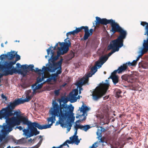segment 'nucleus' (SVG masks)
Here are the masks:
<instances>
[{"mask_svg": "<svg viewBox=\"0 0 148 148\" xmlns=\"http://www.w3.org/2000/svg\"><path fill=\"white\" fill-rule=\"evenodd\" d=\"M99 128H100L98 129L97 132V134L98 135H101V133L103 132H104L106 131L105 129L102 127H99Z\"/></svg>", "mask_w": 148, "mask_h": 148, "instance_id": "473e14b6", "label": "nucleus"}, {"mask_svg": "<svg viewBox=\"0 0 148 148\" xmlns=\"http://www.w3.org/2000/svg\"><path fill=\"white\" fill-rule=\"evenodd\" d=\"M129 75L127 74H125L122 75L121 78L122 80H124L125 81H126L127 82H128Z\"/></svg>", "mask_w": 148, "mask_h": 148, "instance_id": "a19ab883", "label": "nucleus"}, {"mask_svg": "<svg viewBox=\"0 0 148 148\" xmlns=\"http://www.w3.org/2000/svg\"><path fill=\"white\" fill-rule=\"evenodd\" d=\"M64 143H66V144L68 143L69 144H73L72 143V141L71 140H67Z\"/></svg>", "mask_w": 148, "mask_h": 148, "instance_id": "6e6d98bb", "label": "nucleus"}, {"mask_svg": "<svg viewBox=\"0 0 148 148\" xmlns=\"http://www.w3.org/2000/svg\"><path fill=\"white\" fill-rule=\"evenodd\" d=\"M54 92L55 95L57 96L58 95L59 93V91L58 90H55Z\"/></svg>", "mask_w": 148, "mask_h": 148, "instance_id": "4d7b16f0", "label": "nucleus"}, {"mask_svg": "<svg viewBox=\"0 0 148 148\" xmlns=\"http://www.w3.org/2000/svg\"><path fill=\"white\" fill-rule=\"evenodd\" d=\"M18 128L19 130H21L23 129V128L21 126H18Z\"/></svg>", "mask_w": 148, "mask_h": 148, "instance_id": "774afa93", "label": "nucleus"}, {"mask_svg": "<svg viewBox=\"0 0 148 148\" xmlns=\"http://www.w3.org/2000/svg\"><path fill=\"white\" fill-rule=\"evenodd\" d=\"M58 77L56 74H53L51 76V80H53L54 81L56 82L57 80L56 77Z\"/></svg>", "mask_w": 148, "mask_h": 148, "instance_id": "de8ad7c7", "label": "nucleus"}, {"mask_svg": "<svg viewBox=\"0 0 148 148\" xmlns=\"http://www.w3.org/2000/svg\"><path fill=\"white\" fill-rule=\"evenodd\" d=\"M1 132L2 134H7L8 133L7 125L5 123L3 124V129L1 130Z\"/></svg>", "mask_w": 148, "mask_h": 148, "instance_id": "cd10ccee", "label": "nucleus"}, {"mask_svg": "<svg viewBox=\"0 0 148 148\" xmlns=\"http://www.w3.org/2000/svg\"><path fill=\"white\" fill-rule=\"evenodd\" d=\"M115 92L116 93V97L117 98H119L120 97H121V96L120 94L122 92L119 89H116L115 90Z\"/></svg>", "mask_w": 148, "mask_h": 148, "instance_id": "4c0bfd02", "label": "nucleus"}, {"mask_svg": "<svg viewBox=\"0 0 148 148\" xmlns=\"http://www.w3.org/2000/svg\"><path fill=\"white\" fill-rule=\"evenodd\" d=\"M78 90L77 89L73 90L69 94L68 96L69 101L71 103H74L78 99L76 96L78 95Z\"/></svg>", "mask_w": 148, "mask_h": 148, "instance_id": "4468645a", "label": "nucleus"}, {"mask_svg": "<svg viewBox=\"0 0 148 148\" xmlns=\"http://www.w3.org/2000/svg\"><path fill=\"white\" fill-rule=\"evenodd\" d=\"M62 106L63 108H61L60 111H59L60 108L56 103L54 104L53 108H51L49 112L52 116L48 118L47 120L48 123H49L50 122H51V124L48 125H51L49 128L51 127V126L54 122L56 116L59 117V120L56 122V125L60 124L61 127H63L65 125L64 121L66 120L69 114V110H68V108L64 107V104Z\"/></svg>", "mask_w": 148, "mask_h": 148, "instance_id": "f257e3e1", "label": "nucleus"}, {"mask_svg": "<svg viewBox=\"0 0 148 148\" xmlns=\"http://www.w3.org/2000/svg\"><path fill=\"white\" fill-rule=\"evenodd\" d=\"M33 96V94H32L30 95H26V98L24 99H18L17 100H15L18 103H19L20 104L23 103L25 102H27L30 101Z\"/></svg>", "mask_w": 148, "mask_h": 148, "instance_id": "6ab92c4d", "label": "nucleus"}, {"mask_svg": "<svg viewBox=\"0 0 148 148\" xmlns=\"http://www.w3.org/2000/svg\"><path fill=\"white\" fill-rule=\"evenodd\" d=\"M86 26H82L80 27L76 28L75 31L77 34L79 32H81L82 30L83 29H84Z\"/></svg>", "mask_w": 148, "mask_h": 148, "instance_id": "79ce46f5", "label": "nucleus"}, {"mask_svg": "<svg viewBox=\"0 0 148 148\" xmlns=\"http://www.w3.org/2000/svg\"><path fill=\"white\" fill-rule=\"evenodd\" d=\"M97 71V68L95 66L92 67L90 69V72L94 74Z\"/></svg>", "mask_w": 148, "mask_h": 148, "instance_id": "ea45409f", "label": "nucleus"}, {"mask_svg": "<svg viewBox=\"0 0 148 148\" xmlns=\"http://www.w3.org/2000/svg\"><path fill=\"white\" fill-rule=\"evenodd\" d=\"M94 30L92 29H90L89 30V33L90 34V35L91 36L92 35L93 33V32Z\"/></svg>", "mask_w": 148, "mask_h": 148, "instance_id": "13d9d810", "label": "nucleus"}, {"mask_svg": "<svg viewBox=\"0 0 148 148\" xmlns=\"http://www.w3.org/2000/svg\"><path fill=\"white\" fill-rule=\"evenodd\" d=\"M108 87V85L105 83L101 84L99 87L93 91L92 96V99L95 101H97L104 95Z\"/></svg>", "mask_w": 148, "mask_h": 148, "instance_id": "423d86ee", "label": "nucleus"}, {"mask_svg": "<svg viewBox=\"0 0 148 148\" xmlns=\"http://www.w3.org/2000/svg\"><path fill=\"white\" fill-rule=\"evenodd\" d=\"M11 60L14 58V56L11 52H8L7 54H3L0 56V59L2 60L5 58Z\"/></svg>", "mask_w": 148, "mask_h": 148, "instance_id": "a211bd4d", "label": "nucleus"}, {"mask_svg": "<svg viewBox=\"0 0 148 148\" xmlns=\"http://www.w3.org/2000/svg\"><path fill=\"white\" fill-rule=\"evenodd\" d=\"M72 32H73V35L77 34L75 30L72 31Z\"/></svg>", "mask_w": 148, "mask_h": 148, "instance_id": "69168bd1", "label": "nucleus"}, {"mask_svg": "<svg viewBox=\"0 0 148 148\" xmlns=\"http://www.w3.org/2000/svg\"><path fill=\"white\" fill-rule=\"evenodd\" d=\"M62 145L58 147H53L52 148H62Z\"/></svg>", "mask_w": 148, "mask_h": 148, "instance_id": "680f3d73", "label": "nucleus"}, {"mask_svg": "<svg viewBox=\"0 0 148 148\" xmlns=\"http://www.w3.org/2000/svg\"><path fill=\"white\" fill-rule=\"evenodd\" d=\"M96 20L95 21V22L96 23L95 24L97 27H99V24L106 25L109 24L111 27L110 31L112 32L113 34L116 32L119 33V35L117 38L116 39L112 40L114 42H123L124 40L126 37L127 33L126 31L123 29L118 24L116 23L112 19L108 20L105 18L101 19L97 16L96 17Z\"/></svg>", "mask_w": 148, "mask_h": 148, "instance_id": "f03ea898", "label": "nucleus"}, {"mask_svg": "<svg viewBox=\"0 0 148 148\" xmlns=\"http://www.w3.org/2000/svg\"><path fill=\"white\" fill-rule=\"evenodd\" d=\"M62 145V147H63V146H65V145H66L67 146V147H69V145L68 144H66V143H64Z\"/></svg>", "mask_w": 148, "mask_h": 148, "instance_id": "0e129e2a", "label": "nucleus"}, {"mask_svg": "<svg viewBox=\"0 0 148 148\" xmlns=\"http://www.w3.org/2000/svg\"><path fill=\"white\" fill-rule=\"evenodd\" d=\"M7 134H2L0 136V140L2 141L3 139L5 138L6 135Z\"/></svg>", "mask_w": 148, "mask_h": 148, "instance_id": "5fc2aeb1", "label": "nucleus"}, {"mask_svg": "<svg viewBox=\"0 0 148 148\" xmlns=\"http://www.w3.org/2000/svg\"><path fill=\"white\" fill-rule=\"evenodd\" d=\"M51 78H49L47 79L46 81L47 82H51Z\"/></svg>", "mask_w": 148, "mask_h": 148, "instance_id": "338daca9", "label": "nucleus"}, {"mask_svg": "<svg viewBox=\"0 0 148 148\" xmlns=\"http://www.w3.org/2000/svg\"><path fill=\"white\" fill-rule=\"evenodd\" d=\"M143 46V47L141 50L140 52V53L141 54L137 58L136 60H134L132 62H128V64L129 66H136L137 63V61L139 60L140 58L148 51V37L147 38L146 40H144Z\"/></svg>", "mask_w": 148, "mask_h": 148, "instance_id": "6e6552de", "label": "nucleus"}, {"mask_svg": "<svg viewBox=\"0 0 148 148\" xmlns=\"http://www.w3.org/2000/svg\"><path fill=\"white\" fill-rule=\"evenodd\" d=\"M72 113H70L69 114V116L66 119V123H67L69 121L70 122V123H73V122L75 119V117L73 116H71V115H70V114Z\"/></svg>", "mask_w": 148, "mask_h": 148, "instance_id": "72a5a7b5", "label": "nucleus"}, {"mask_svg": "<svg viewBox=\"0 0 148 148\" xmlns=\"http://www.w3.org/2000/svg\"><path fill=\"white\" fill-rule=\"evenodd\" d=\"M86 83L84 81L82 80L81 81V79H80L79 81L76 83L75 85L79 88V90H80L81 91L83 90V88H82V85Z\"/></svg>", "mask_w": 148, "mask_h": 148, "instance_id": "393cba45", "label": "nucleus"}, {"mask_svg": "<svg viewBox=\"0 0 148 148\" xmlns=\"http://www.w3.org/2000/svg\"><path fill=\"white\" fill-rule=\"evenodd\" d=\"M16 67L18 69L21 68L23 71H25L26 72L31 71L40 73L39 72L42 71L41 69H39L38 68H36L35 70L34 69V65L33 64H30L29 66L27 64L21 65L20 63H18L16 64Z\"/></svg>", "mask_w": 148, "mask_h": 148, "instance_id": "9b49d317", "label": "nucleus"}, {"mask_svg": "<svg viewBox=\"0 0 148 148\" xmlns=\"http://www.w3.org/2000/svg\"><path fill=\"white\" fill-rule=\"evenodd\" d=\"M129 77L128 82L133 83L136 81V78L134 75H129Z\"/></svg>", "mask_w": 148, "mask_h": 148, "instance_id": "c85d7f7f", "label": "nucleus"}, {"mask_svg": "<svg viewBox=\"0 0 148 148\" xmlns=\"http://www.w3.org/2000/svg\"><path fill=\"white\" fill-rule=\"evenodd\" d=\"M108 58V56H106L105 55L100 57L99 60L102 62L103 64L107 60Z\"/></svg>", "mask_w": 148, "mask_h": 148, "instance_id": "7c9ffc66", "label": "nucleus"}, {"mask_svg": "<svg viewBox=\"0 0 148 148\" xmlns=\"http://www.w3.org/2000/svg\"><path fill=\"white\" fill-rule=\"evenodd\" d=\"M84 34L83 37L84 40H86L88 37L90 36L89 33L88 27V26H86V27L84 29Z\"/></svg>", "mask_w": 148, "mask_h": 148, "instance_id": "4be33fe9", "label": "nucleus"}, {"mask_svg": "<svg viewBox=\"0 0 148 148\" xmlns=\"http://www.w3.org/2000/svg\"><path fill=\"white\" fill-rule=\"evenodd\" d=\"M20 119H19L20 120V123L19 124H17V125H19L20 124L21 122L23 123V124L26 125L28 126V128H29V126L32 125V123L31 121H29L28 119L26 118L25 117L23 116H20Z\"/></svg>", "mask_w": 148, "mask_h": 148, "instance_id": "dca6fc26", "label": "nucleus"}, {"mask_svg": "<svg viewBox=\"0 0 148 148\" xmlns=\"http://www.w3.org/2000/svg\"><path fill=\"white\" fill-rule=\"evenodd\" d=\"M68 38L64 40V42H58L61 47H58L57 48L58 50L57 52V56H53L54 52L53 50H51V49L53 48L52 47H50L47 49V51L48 55L49 54L50 52L51 51V53L52 54L51 58L53 60L55 61L57 60L60 55H63L67 53L69 49V47L71 46V43L69 40L67 41V42H66V40Z\"/></svg>", "mask_w": 148, "mask_h": 148, "instance_id": "20e7f679", "label": "nucleus"}, {"mask_svg": "<svg viewBox=\"0 0 148 148\" xmlns=\"http://www.w3.org/2000/svg\"><path fill=\"white\" fill-rule=\"evenodd\" d=\"M81 127V130L86 132L90 128V127L89 125H86L83 126L82 125Z\"/></svg>", "mask_w": 148, "mask_h": 148, "instance_id": "e433bc0d", "label": "nucleus"}, {"mask_svg": "<svg viewBox=\"0 0 148 148\" xmlns=\"http://www.w3.org/2000/svg\"><path fill=\"white\" fill-rule=\"evenodd\" d=\"M75 56V53L72 51H71L69 54L68 55L70 59H72Z\"/></svg>", "mask_w": 148, "mask_h": 148, "instance_id": "a18cd8bd", "label": "nucleus"}, {"mask_svg": "<svg viewBox=\"0 0 148 148\" xmlns=\"http://www.w3.org/2000/svg\"><path fill=\"white\" fill-rule=\"evenodd\" d=\"M86 116H83V119H82L81 118V119H79V120L77 121H76L75 123H79L80 122H81L82 121H84L86 120Z\"/></svg>", "mask_w": 148, "mask_h": 148, "instance_id": "09e8293b", "label": "nucleus"}, {"mask_svg": "<svg viewBox=\"0 0 148 148\" xmlns=\"http://www.w3.org/2000/svg\"><path fill=\"white\" fill-rule=\"evenodd\" d=\"M79 110L81 112H82V115H83V116H86V117L87 115V112L90 110V108L86 106V104L83 103L81 107L79 108Z\"/></svg>", "mask_w": 148, "mask_h": 148, "instance_id": "f3484780", "label": "nucleus"}, {"mask_svg": "<svg viewBox=\"0 0 148 148\" xmlns=\"http://www.w3.org/2000/svg\"><path fill=\"white\" fill-rule=\"evenodd\" d=\"M1 97L3 99H5V100H7V98L5 96L3 95V94H2L1 95Z\"/></svg>", "mask_w": 148, "mask_h": 148, "instance_id": "bf43d9fd", "label": "nucleus"}, {"mask_svg": "<svg viewBox=\"0 0 148 148\" xmlns=\"http://www.w3.org/2000/svg\"><path fill=\"white\" fill-rule=\"evenodd\" d=\"M98 142L97 141L92 146H90L89 148H96L99 146Z\"/></svg>", "mask_w": 148, "mask_h": 148, "instance_id": "c03bdc74", "label": "nucleus"}, {"mask_svg": "<svg viewBox=\"0 0 148 148\" xmlns=\"http://www.w3.org/2000/svg\"><path fill=\"white\" fill-rule=\"evenodd\" d=\"M31 92V90H28L27 91V95H29V93Z\"/></svg>", "mask_w": 148, "mask_h": 148, "instance_id": "e2e57ef3", "label": "nucleus"}, {"mask_svg": "<svg viewBox=\"0 0 148 148\" xmlns=\"http://www.w3.org/2000/svg\"><path fill=\"white\" fill-rule=\"evenodd\" d=\"M50 125H41L37 122H33L29 126V129H24L23 130V134L26 136V138H27L40 133V132L37 130L36 127L39 130H42L49 128Z\"/></svg>", "mask_w": 148, "mask_h": 148, "instance_id": "39448f33", "label": "nucleus"}, {"mask_svg": "<svg viewBox=\"0 0 148 148\" xmlns=\"http://www.w3.org/2000/svg\"><path fill=\"white\" fill-rule=\"evenodd\" d=\"M37 84H35L33 85V86H35V88L33 90L34 92H35L36 90L39 89L41 88L43 85L42 84H38L37 85H36Z\"/></svg>", "mask_w": 148, "mask_h": 148, "instance_id": "f704fd0d", "label": "nucleus"}, {"mask_svg": "<svg viewBox=\"0 0 148 148\" xmlns=\"http://www.w3.org/2000/svg\"><path fill=\"white\" fill-rule=\"evenodd\" d=\"M82 117H83V115H82H82H79L78 116H76V118H79V119H81V118Z\"/></svg>", "mask_w": 148, "mask_h": 148, "instance_id": "052dcab7", "label": "nucleus"}, {"mask_svg": "<svg viewBox=\"0 0 148 148\" xmlns=\"http://www.w3.org/2000/svg\"><path fill=\"white\" fill-rule=\"evenodd\" d=\"M99 143H102V145H105L104 143H107V140L106 138L104 137H103L101 138L100 140L99 141Z\"/></svg>", "mask_w": 148, "mask_h": 148, "instance_id": "c9c22d12", "label": "nucleus"}, {"mask_svg": "<svg viewBox=\"0 0 148 148\" xmlns=\"http://www.w3.org/2000/svg\"><path fill=\"white\" fill-rule=\"evenodd\" d=\"M42 139L41 138L40 141H39V142H38V144L35 146L32 147V148H38L40 145L42 143Z\"/></svg>", "mask_w": 148, "mask_h": 148, "instance_id": "49530a36", "label": "nucleus"}, {"mask_svg": "<svg viewBox=\"0 0 148 148\" xmlns=\"http://www.w3.org/2000/svg\"><path fill=\"white\" fill-rule=\"evenodd\" d=\"M78 136H73L69 138L70 140L72 141L73 144L75 143L76 145H78L80 143V140L78 139Z\"/></svg>", "mask_w": 148, "mask_h": 148, "instance_id": "5701e85b", "label": "nucleus"}, {"mask_svg": "<svg viewBox=\"0 0 148 148\" xmlns=\"http://www.w3.org/2000/svg\"><path fill=\"white\" fill-rule=\"evenodd\" d=\"M128 62H127L125 64H123L122 66H121L119 67L118 69L119 71L118 72V73H120L124 71L128 68Z\"/></svg>", "mask_w": 148, "mask_h": 148, "instance_id": "412c9836", "label": "nucleus"}, {"mask_svg": "<svg viewBox=\"0 0 148 148\" xmlns=\"http://www.w3.org/2000/svg\"><path fill=\"white\" fill-rule=\"evenodd\" d=\"M81 126V124H77V123H75V125L74 126V128L79 129L81 130L82 128Z\"/></svg>", "mask_w": 148, "mask_h": 148, "instance_id": "603ef678", "label": "nucleus"}, {"mask_svg": "<svg viewBox=\"0 0 148 148\" xmlns=\"http://www.w3.org/2000/svg\"><path fill=\"white\" fill-rule=\"evenodd\" d=\"M3 72V73H0V79L3 76H6L8 75H13L12 69L5 62L3 64H0V71Z\"/></svg>", "mask_w": 148, "mask_h": 148, "instance_id": "9d476101", "label": "nucleus"}, {"mask_svg": "<svg viewBox=\"0 0 148 148\" xmlns=\"http://www.w3.org/2000/svg\"><path fill=\"white\" fill-rule=\"evenodd\" d=\"M62 59H61L56 63L53 64H50L48 67L43 66L42 69L44 72L49 71L51 72H55L56 70L58 69L59 67H58V66L62 65Z\"/></svg>", "mask_w": 148, "mask_h": 148, "instance_id": "f8f14e48", "label": "nucleus"}, {"mask_svg": "<svg viewBox=\"0 0 148 148\" xmlns=\"http://www.w3.org/2000/svg\"><path fill=\"white\" fill-rule=\"evenodd\" d=\"M14 56V58L16 56V59L15 61H5V62L6 64L12 69H13L14 68H15L13 65L15 64L16 61L19 60L21 59V57L19 55L17 54V52L14 51H11L10 52Z\"/></svg>", "mask_w": 148, "mask_h": 148, "instance_id": "ddd939ff", "label": "nucleus"}, {"mask_svg": "<svg viewBox=\"0 0 148 148\" xmlns=\"http://www.w3.org/2000/svg\"><path fill=\"white\" fill-rule=\"evenodd\" d=\"M6 120V122L8 127V133L10 132L12 130V128L14 127L17 124H19V123H16V121L12 119H4Z\"/></svg>", "mask_w": 148, "mask_h": 148, "instance_id": "2eb2a0df", "label": "nucleus"}, {"mask_svg": "<svg viewBox=\"0 0 148 148\" xmlns=\"http://www.w3.org/2000/svg\"><path fill=\"white\" fill-rule=\"evenodd\" d=\"M103 64L99 60L96 62L95 66L96 67H98L99 68L101 67L102 65Z\"/></svg>", "mask_w": 148, "mask_h": 148, "instance_id": "58836bf2", "label": "nucleus"}, {"mask_svg": "<svg viewBox=\"0 0 148 148\" xmlns=\"http://www.w3.org/2000/svg\"><path fill=\"white\" fill-rule=\"evenodd\" d=\"M119 70L118 69L117 70H114L111 74V75L110 76H117L116 75V73H118Z\"/></svg>", "mask_w": 148, "mask_h": 148, "instance_id": "3c124183", "label": "nucleus"}, {"mask_svg": "<svg viewBox=\"0 0 148 148\" xmlns=\"http://www.w3.org/2000/svg\"><path fill=\"white\" fill-rule=\"evenodd\" d=\"M71 34H72V35H73V32H72V31L70 32H68L67 33H66V36L67 37L66 38H69L68 37L69 36V35H71ZM69 38H68V39L66 40V42H67V41L68 40H67ZM69 40H70H70L69 39Z\"/></svg>", "mask_w": 148, "mask_h": 148, "instance_id": "864d4df0", "label": "nucleus"}, {"mask_svg": "<svg viewBox=\"0 0 148 148\" xmlns=\"http://www.w3.org/2000/svg\"><path fill=\"white\" fill-rule=\"evenodd\" d=\"M42 71L40 72V73H37L38 74V76L37 78V83H39L41 82L45 78L44 76L43 75L44 71L42 69Z\"/></svg>", "mask_w": 148, "mask_h": 148, "instance_id": "b1692460", "label": "nucleus"}, {"mask_svg": "<svg viewBox=\"0 0 148 148\" xmlns=\"http://www.w3.org/2000/svg\"><path fill=\"white\" fill-rule=\"evenodd\" d=\"M15 100L13 102H10L4 108H2L0 110V119H12L19 123L20 122V111L14 110L15 107L18 105L20 104Z\"/></svg>", "mask_w": 148, "mask_h": 148, "instance_id": "7ed1b4c3", "label": "nucleus"}, {"mask_svg": "<svg viewBox=\"0 0 148 148\" xmlns=\"http://www.w3.org/2000/svg\"><path fill=\"white\" fill-rule=\"evenodd\" d=\"M140 24L143 26H145V29L146 32L144 34L145 35H147L148 37V23L144 21H142Z\"/></svg>", "mask_w": 148, "mask_h": 148, "instance_id": "bb28decb", "label": "nucleus"}, {"mask_svg": "<svg viewBox=\"0 0 148 148\" xmlns=\"http://www.w3.org/2000/svg\"><path fill=\"white\" fill-rule=\"evenodd\" d=\"M12 69L13 74L14 73H18L23 75V77L25 76L28 72H26L25 71H23L21 68L18 69H17L16 68H14Z\"/></svg>", "mask_w": 148, "mask_h": 148, "instance_id": "aec40b11", "label": "nucleus"}, {"mask_svg": "<svg viewBox=\"0 0 148 148\" xmlns=\"http://www.w3.org/2000/svg\"><path fill=\"white\" fill-rule=\"evenodd\" d=\"M110 78L112 79L114 85L116 84L119 81V77L118 76H110Z\"/></svg>", "mask_w": 148, "mask_h": 148, "instance_id": "c756f323", "label": "nucleus"}, {"mask_svg": "<svg viewBox=\"0 0 148 148\" xmlns=\"http://www.w3.org/2000/svg\"><path fill=\"white\" fill-rule=\"evenodd\" d=\"M58 67H59L58 69H59L56 71V73H55V74H56L57 76H58V75L60 74L62 72L61 65H58Z\"/></svg>", "mask_w": 148, "mask_h": 148, "instance_id": "37998d69", "label": "nucleus"}, {"mask_svg": "<svg viewBox=\"0 0 148 148\" xmlns=\"http://www.w3.org/2000/svg\"><path fill=\"white\" fill-rule=\"evenodd\" d=\"M64 124L63 127L67 128L68 131H69L72 126V124L69 121L67 123H65Z\"/></svg>", "mask_w": 148, "mask_h": 148, "instance_id": "2f4dec72", "label": "nucleus"}, {"mask_svg": "<svg viewBox=\"0 0 148 148\" xmlns=\"http://www.w3.org/2000/svg\"><path fill=\"white\" fill-rule=\"evenodd\" d=\"M69 101V100L68 96L67 97L62 96L61 97V99H58V101L60 103V105H58V103L56 102V100H53V101L52 103V108H53V105L54 104L56 103L59 107V108H60V109L61 108H63L62 105L64 104V107H66L67 108H68V110H69V114L70 113L73 112L74 107L73 106H70L66 104V103H67ZM59 111H60V110H59Z\"/></svg>", "mask_w": 148, "mask_h": 148, "instance_id": "0eeeda50", "label": "nucleus"}, {"mask_svg": "<svg viewBox=\"0 0 148 148\" xmlns=\"http://www.w3.org/2000/svg\"><path fill=\"white\" fill-rule=\"evenodd\" d=\"M123 45V42H114L112 40L107 47L108 50H110L111 49H112V50L108 53V56H108L109 57L113 53L116 51H118L119 48L122 47Z\"/></svg>", "mask_w": 148, "mask_h": 148, "instance_id": "1a4fd4ad", "label": "nucleus"}, {"mask_svg": "<svg viewBox=\"0 0 148 148\" xmlns=\"http://www.w3.org/2000/svg\"><path fill=\"white\" fill-rule=\"evenodd\" d=\"M94 74H92V73L90 72L85 77H83V78H81L80 79H81V81L82 80L87 83L88 81V78L92 77V75Z\"/></svg>", "mask_w": 148, "mask_h": 148, "instance_id": "a878e982", "label": "nucleus"}, {"mask_svg": "<svg viewBox=\"0 0 148 148\" xmlns=\"http://www.w3.org/2000/svg\"><path fill=\"white\" fill-rule=\"evenodd\" d=\"M119 70L118 69L117 70H114L111 74V75L110 76H117L116 75V73H118Z\"/></svg>", "mask_w": 148, "mask_h": 148, "instance_id": "8fccbe9b", "label": "nucleus"}]
</instances>
